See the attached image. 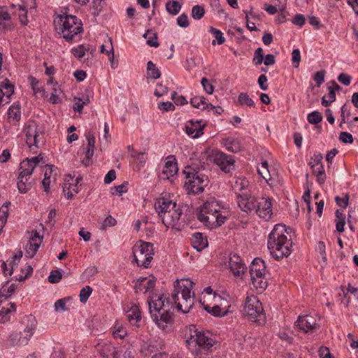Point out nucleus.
I'll return each mask as SVG.
<instances>
[{
  "label": "nucleus",
  "instance_id": "79ce46f5",
  "mask_svg": "<svg viewBox=\"0 0 358 358\" xmlns=\"http://www.w3.org/2000/svg\"><path fill=\"white\" fill-rule=\"evenodd\" d=\"M147 75L148 78L152 79H157L161 76L160 71L151 61H149L147 64Z\"/></svg>",
  "mask_w": 358,
  "mask_h": 358
},
{
  "label": "nucleus",
  "instance_id": "a211bd4d",
  "mask_svg": "<svg viewBox=\"0 0 358 358\" xmlns=\"http://www.w3.org/2000/svg\"><path fill=\"white\" fill-rule=\"evenodd\" d=\"M81 178L74 179L71 175L66 176L63 185V192L67 199H71L78 192V184Z\"/></svg>",
  "mask_w": 358,
  "mask_h": 358
},
{
  "label": "nucleus",
  "instance_id": "e433bc0d",
  "mask_svg": "<svg viewBox=\"0 0 358 358\" xmlns=\"http://www.w3.org/2000/svg\"><path fill=\"white\" fill-rule=\"evenodd\" d=\"M224 145L231 152H238L242 150L240 142L234 138H227L224 141Z\"/></svg>",
  "mask_w": 358,
  "mask_h": 358
},
{
  "label": "nucleus",
  "instance_id": "a878e982",
  "mask_svg": "<svg viewBox=\"0 0 358 358\" xmlns=\"http://www.w3.org/2000/svg\"><path fill=\"white\" fill-rule=\"evenodd\" d=\"M250 276H257L258 275H267V270L265 262L260 258H255L252 261L250 268Z\"/></svg>",
  "mask_w": 358,
  "mask_h": 358
},
{
  "label": "nucleus",
  "instance_id": "6e6552de",
  "mask_svg": "<svg viewBox=\"0 0 358 358\" xmlns=\"http://www.w3.org/2000/svg\"><path fill=\"white\" fill-rule=\"evenodd\" d=\"M133 255L138 266L148 268L154 255L153 245L142 241H138L133 247Z\"/></svg>",
  "mask_w": 358,
  "mask_h": 358
},
{
  "label": "nucleus",
  "instance_id": "412c9836",
  "mask_svg": "<svg viewBox=\"0 0 358 358\" xmlns=\"http://www.w3.org/2000/svg\"><path fill=\"white\" fill-rule=\"evenodd\" d=\"M295 327L304 333H308L317 327L316 320L311 315L299 316Z\"/></svg>",
  "mask_w": 358,
  "mask_h": 358
},
{
  "label": "nucleus",
  "instance_id": "4c0bfd02",
  "mask_svg": "<svg viewBox=\"0 0 358 358\" xmlns=\"http://www.w3.org/2000/svg\"><path fill=\"white\" fill-rule=\"evenodd\" d=\"M113 335L115 338L123 339L127 336V331L124 324L117 321L113 327Z\"/></svg>",
  "mask_w": 358,
  "mask_h": 358
},
{
  "label": "nucleus",
  "instance_id": "052dcab7",
  "mask_svg": "<svg viewBox=\"0 0 358 358\" xmlns=\"http://www.w3.org/2000/svg\"><path fill=\"white\" fill-rule=\"evenodd\" d=\"M116 223H117L116 220L114 217H113L111 215H108L103 220V222L101 224V229L105 230L108 227L115 226L116 224Z\"/></svg>",
  "mask_w": 358,
  "mask_h": 358
},
{
  "label": "nucleus",
  "instance_id": "5701e85b",
  "mask_svg": "<svg viewBox=\"0 0 358 358\" xmlns=\"http://www.w3.org/2000/svg\"><path fill=\"white\" fill-rule=\"evenodd\" d=\"M204 126L205 124H202L200 120H189L185 125V131L189 136L196 138L203 134Z\"/></svg>",
  "mask_w": 358,
  "mask_h": 358
},
{
  "label": "nucleus",
  "instance_id": "49530a36",
  "mask_svg": "<svg viewBox=\"0 0 358 358\" xmlns=\"http://www.w3.org/2000/svg\"><path fill=\"white\" fill-rule=\"evenodd\" d=\"M108 51L107 52V55L108 57V59L110 61L111 67L113 69H115L117 66V62L115 61L114 49H113L111 38H108Z\"/></svg>",
  "mask_w": 358,
  "mask_h": 358
},
{
  "label": "nucleus",
  "instance_id": "5fc2aeb1",
  "mask_svg": "<svg viewBox=\"0 0 358 358\" xmlns=\"http://www.w3.org/2000/svg\"><path fill=\"white\" fill-rule=\"evenodd\" d=\"M307 119L310 124H316L322 120V116L319 112L313 111L308 114Z\"/></svg>",
  "mask_w": 358,
  "mask_h": 358
},
{
  "label": "nucleus",
  "instance_id": "0e129e2a",
  "mask_svg": "<svg viewBox=\"0 0 358 358\" xmlns=\"http://www.w3.org/2000/svg\"><path fill=\"white\" fill-rule=\"evenodd\" d=\"M292 61L293 66L298 68L301 62V53L299 49H294L292 52Z\"/></svg>",
  "mask_w": 358,
  "mask_h": 358
},
{
  "label": "nucleus",
  "instance_id": "f03ea898",
  "mask_svg": "<svg viewBox=\"0 0 358 358\" xmlns=\"http://www.w3.org/2000/svg\"><path fill=\"white\" fill-rule=\"evenodd\" d=\"M155 209L162 223L167 228L180 230L182 210L176 201L166 196L158 198L155 203Z\"/></svg>",
  "mask_w": 358,
  "mask_h": 358
},
{
  "label": "nucleus",
  "instance_id": "de8ad7c7",
  "mask_svg": "<svg viewBox=\"0 0 358 358\" xmlns=\"http://www.w3.org/2000/svg\"><path fill=\"white\" fill-rule=\"evenodd\" d=\"M143 37L145 38H148L147 40V43L150 47L157 48L159 46V43L157 41V36L156 33H153L150 30H148L146 33L144 34Z\"/></svg>",
  "mask_w": 358,
  "mask_h": 358
},
{
  "label": "nucleus",
  "instance_id": "9b49d317",
  "mask_svg": "<svg viewBox=\"0 0 358 358\" xmlns=\"http://www.w3.org/2000/svg\"><path fill=\"white\" fill-rule=\"evenodd\" d=\"M152 320L156 325L164 331H169L171 329L173 324V316L168 310H164L159 313L151 315Z\"/></svg>",
  "mask_w": 358,
  "mask_h": 358
},
{
  "label": "nucleus",
  "instance_id": "c03bdc74",
  "mask_svg": "<svg viewBox=\"0 0 358 358\" xmlns=\"http://www.w3.org/2000/svg\"><path fill=\"white\" fill-rule=\"evenodd\" d=\"M336 230L338 232L344 231V227L345 224V215L341 212L339 210L336 211Z\"/></svg>",
  "mask_w": 358,
  "mask_h": 358
},
{
  "label": "nucleus",
  "instance_id": "a19ab883",
  "mask_svg": "<svg viewBox=\"0 0 358 358\" xmlns=\"http://www.w3.org/2000/svg\"><path fill=\"white\" fill-rule=\"evenodd\" d=\"M238 104L241 106H246L250 108L255 107L254 101L245 92H241L239 94L238 96Z\"/></svg>",
  "mask_w": 358,
  "mask_h": 358
},
{
  "label": "nucleus",
  "instance_id": "c9c22d12",
  "mask_svg": "<svg viewBox=\"0 0 358 358\" xmlns=\"http://www.w3.org/2000/svg\"><path fill=\"white\" fill-rule=\"evenodd\" d=\"M257 172L266 182H268L272 178L268 162L266 160L262 161L257 166Z\"/></svg>",
  "mask_w": 358,
  "mask_h": 358
},
{
  "label": "nucleus",
  "instance_id": "473e14b6",
  "mask_svg": "<svg viewBox=\"0 0 358 358\" xmlns=\"http://www.w3.org/2000/svg\"><path fill=\"white\" fill-rule=\"evenodd\" d=\"M341 122L340 123L339 127L341 128L343 127V124H347L348 127L351 131H353L354 125H353V121L350 120V108L347 106V105H343L341 108Z\"/></svg>",
  "mask_w": 358,
  "mask_h": 358
},
{
  "label": "nucleus",
  "instance_id": "774afa93",
  "mask_svg": "<svg viewBox=\"0 0 358 358\" xmlns=\"http://www.w3.org/2000/svg\"><path fill=\"white\" fill-rule=\"evenodd\" d=\"M168 87L166 85H164L162 83H159L157 85V87L155 90V95L161 97L166 94L168 92Z\"/></svg>",
  "mask_w": 358,
  "mask_h": 358
},
{
  "label": "nucleus",
  "instance_id": "4468645a",
  "mask_svg": "<svg viewBox=\"0 0 358 358\" xmlns=\"http://www.w3.org/2000/svg\"><path fill=\"white\" fill-rule=\"evenodd\" d=\"M166 302L168 304V299L163 294L152 293L148 299L150 315L164 310Z\"/></svg>",
  "mask_w": 358,
  "mask_h": 358
},
{
  "label": "nucleus",
  "instance_id": "338daca9",
  "mask_svg": "<svg viewBox=\"0 0 358 358\" xmlns=\"http://www.w3.org/2000/svg\"><path fill=\"white\" fill-rule=\"evenodd\" d=\"M325 71L322 70L317 71L314 76V80L317 83V85L320 87L324 82Z\"/></svg>",
  "mask_w": 358,
  "mask_h": 358
},
{
  "label": "nucleus",
  "instance_id": "1a4fd4ad",
  "mask_svg": "<svg viewBox=\"0 0 358 358\" xmlns=\"http://www.w3.org/2000/svg\"><path fill=\"white\" fill-rule=\"evenodd\" d=\"M185 186L188 193L199 194L203 191L208 183V177L198 172H186Z\"/></svg>",
  "mask_w": 358,
  "mask_h": 358
},
{
  "label": "nucleus",
  "instance_id": "69168bd1",
  "mask_svg": "<svg viewBox=\"0 0 358 358\" xmlns=\"http://www.w3.org/2000/svg\"><path fill=\"white\" fill-rule=\"evenodd\" d=\"M29 81L30 83L31 88L34 91V94L35 95H36L38 93L43 92V91L41 90L40 87H38V84H39L38 80H36L34 77H32V76L29 77Z\"/></svg>",
  "mask_w": 358,
  "mask_h": 358
},
{
  "label": "nucleus",
  "instance_id": "3c124183",
  "mask_svg": "<svg viewBox=\"0 0 358 358\" xmlns=\"http://www.w3.org/2000/svg\"><path fill=\"white\" fill-rule=\"evenodd\" d=\"M328 90L329 94L327 96H324L322 98V104L325 107L330 106L331 103L336 100V93L331 89Z\"/></svg>",
  "mask_w": 358,
  "mask_h": 358
},
{
  "label": "nucleus",
  "instance_id": "f8f14e48",
  "mask_svg": "<svg viewBox=\"0 0 358 358\" xmlns=\"http://www.w3.org/2000/svg\"><path fill=\"white\" fill-rule=\"evenodd\" d=\"M210 157L213 162L225 173L230 172L234 169V160L231 156H227L221 152H214Z\"/></svg>",
  "mask_w": 358,
  "mask_h": 358
},
{
  "label": "nucleus",
  "instance_id": "f257e3e1",
  "mask_svg": "<svg viewBox=\"0 0 358 358\" xmlns=\"http://www.w3.org/2000/svg\"><path fill=\"white\" fill-rule=\"evenodd\" d=\"M290 229L282 224H275L268 237L267 247L276 260L287 257L292 253L293 242Z\"/></svg>",
  "mask_w": 358,
  "mask_h": 358
},
{
  "label": "nucleus",
  "instance_id": "f3484780",
  "mask_svg": "<svg viewBox=\"0 0 358 358\" xmlns=\"http://www.w3.org/2000/svg\"><path fill=\"white\" fill-rule=\"evenodd\" d=\"M190 341L205 349H209L214 345V340L208 331H194V334L191 336Z\"/></svg>",
  "mask_w": 358,
  "mask_h": 358
},
{
  "label": "nucleus",
  "instance_id": "ea45409f",
  "mask_svg": "<svg viewBox=\"0 0 358 358\" xmlns=\"http://www.w3.org/2000/svg\"><path fill=\"white\" fill-rule=\"evenodd\" d=\"M15 284H9L8 282H6L0 289V297H4L5 299H7L15 292Z\"/></svg>",
  "mask_w": 358,
  "mask_h": 358
},
{
  "label": "nucleus",
  "instance_id": "864d4df0",
  "mask_svg": "<svg viewBox=\"0 0 358 358\" xmlns=\"http://www.w3.org/2000/svg\"><path fill=\"white\" fill-rule=\"evenodd\" d=\"M209 31L215 36L218 45H222L225 42V38L223 36V34L220 30L210 27L209 28Z\"/></svg>",
  "mask_w": 358,
  "mask_h": 358
},
{
  "label": "nucleus",
  "instance_id": "a18cd8bd",
  "mask_svg": "<svg viewBox=\"0 0 358 358\" xmlns=\"http://www.w3.org/2000/svg\"><path fill=\"white\" fill-rule=\"evenodd\" d=\"M181 9V5L176 1H169L166 3V11L173 15H177Z\"/></svg>",
  "mask_w": 358,
  "mask_h": 358
},
{
  "label": "nucleus",
  "instance_id": "aec40b11",
  "mask_svg": "<svg viewBox=\"0 0 358 358\" xmlns=\"http://www.w3.org/2000/svg\"><path fill=\"white\" fill-rule=\"evenodd\" d=\"M42 239L37 231L32 232L31 237L25 248L26 257L32 258L35 256L42 243Z\"/></svg>",
  "mask_w": 358,
  "mask_h": 358
},
{
  "label": "nucleus",
  "instance_id": "b1692460",
  "mask_svg": "<svg viewBox=\"0 0 358 358\" xmlns=\"http://www.w3.org/2000/svg\"><path fill=\"white\" fill-rule=\"evenodd\" d=\"M155 286V279L152 278H141L135 285L134 289L136 293H146L153 289Z\"/></svg>",
  "mask_w": 358,
  "mask_h": 358
},
{
  "label": "nucleus",
  "instance_id": "0eeeda50",
  "mask_svg": "<svg viewBox=\"0 0 358 358\" xmlns=\"http://www.w3.org/2000/svg\"><path fill=\"white\" fill-rule=\"evenodd\" d=\"M243 313L251 322L262 323L265 320L262 304L256 296L251 295L246 298Z\"/></svg>",
  "mask_w": 358,
  "mask_h": 358
},
{
  "label": "nucleus",
  "instance_id": "6e6d98bb",
  "mask_svg": "<svg viewBox=\"0 0 358 358\" xmlns=\"http://www.w3.org/2000/svg\"><path fill=\"white\" fill-rule=\"evenodd\" d=\"M264 59V50L262 48H258L255 51L253 57V63L256 65H260L263 62Z\"/></svg>",
  "mask_w": 358,
  "mask_h": 358
},
{
  "label": "nucleus",
  "instance_id": "ddd939ff",
  "mask_svg": "<svg viewBox=\"0 0 358 358\" xmlns=\"http://www.w3.org/2000/svg\"><path fill=\"white\" fill-rule=\"evenodd\" d=\"M257 215L266 221L269 220L273 215V205L268 197H262L257 203L255 209Z\"/></svg>",
  "mask_w": 358,
  "mask_h": 358
},
{
  "label": "nucleus",
  "instance_id": "e2e57ef3",
  "mask_svg": "<svg viewBox=\"0 0 358 358\" xmlns=\"http://www.w3.org/2000/svg\"><path fill=\"white\" fill-rule=\"evenodd\" d=\"M10 14L3 7H0V22L12 23Z\"/></svg>",
  "mask_w": 358,
  "mask_h": 358
},
{
  "label": "nucleus",
  "instance_id": "680f3d73",
  "mask_svg": "<svg viewBox=\"0 0 358 358\" xmlns=\"http://www.w3.org/2000/svg\"><path fill=\"white\" fill-rule=\"evenodd\" d=\"M201 83L203 87V90L207 94H212L213 93L214 87L206 78H203L201 79Z\"/></svg>",
  "mask_w": 358,
  "mask_h": 358
},
{
  "label": "nucleus",
  "instance_id": "c756f323",
  "mask_svg": "<svg viewBox=\"0 0 358 358\" xmlns=\"http://www.w3.org/2000/svg\"><path fill=\"white\" fill-rule=\"evenodd\" d=\"M22 257V252L20 251V252H19L18 255H15L13 257L11 261H10V262L7 261L6 262L2 263L1 268H2L3 273L6 275H10L13 273V270H14V266L17 264V262L20 261V259H21Z\"/></svg>",
  "mask_w": 358,
  "mask_h": 358
},
{
  "label": "nucleus",
  "instance_id": "2eb2a0df",
  "mask_svg": "<svg viewBox=\"0 0 358 358\" xmlns=\"http://www.w3.org/2000/svg\"><path fill=\"white\" fill-rule=\"evenodd\" d=\"M236 199L238 207L243 212L250 213L256 208L257 201L248 192L238 194Z\"/></svg>",
  "mask_w": 358,
  "mask_h": 358
},
{
  "label": "nucleus",
  "instance_id": "37998d69",
  "mask_svg": "<svg viewBox=\"0 0 358 358\" xmlns=\"http://www.w3.org/2000/svg\"><path fill=\"white\" fill-rule=\"evenodd\" d=\"M90 50V45H80L76 48H74L71 50L72 54L74 55L75 57L78 58V59H81L85 55L87 52H88Z\"/></svg>",
  "mask_w": 358,
  "mask_h": 358
},
{
  "label": "nucleus",
  "instance_id": "bf43d9fd",
  "mask_svg": "<svg viewBox=\"0 0 358 358\" xmlns=\"http://www.w3.org/2000/svg\"><path fill=\"white\" fill-rule=\"evenodd\" d=\"M19 10L20 11V13H19V19H20L21 23L24 25L27 24V23H28V20H27V10L26 6L24 5H20V6H19Z\"/></svg>",
  "mask_w": 358,
  "mask_h": 358
},
{
  "label": "nucleus",
  "instance_id": "dca6fc26",
  "mask_svg": "<svg viewBox=\"0 0 358 358\" xmlns=\"http://www.w3.org/2000/svg\"><path fill=\"white\" fill-rule=\"evenodd\" d=\"M178 171V169L176 158L172 155L168 156L165 159L164 166L160 176L161 178L171 180L176 176Z\"/></svg>",
  "mask_w": 358,
  "mask_h": 358
},
{
  "label": "nucleus",
  "instance_id": "09e8293b",
  "mask_svg": "<svg viewBox=\"0 0 358 358\" xmlns=\"http://www.w3.org/2000/svg\"><path fill=\"white\" fill-rule=\"evenodd\" d=\"M205 14V9L203 6L196 5L192 8V17L196 20L201 19Z\"/></svg>",
  "mask_w": 358,
  "mask_h": 358
},
{
  "label": "nucleus",
  "instance_id": "39448f33",
  "mask_svg": "<svg viewBox=\"0 0 358 358\" xmlns=\"http://www.w3.org/2000/svg\"><path fill=\"white\" fill-rule=\"evenodd\" d=\"M57 31L66 41H71L83 31V23L76 16L59 15L54 20Z\"/></svg>",
  "mask_w": 358,
  "mask_h": 358
},
{
  "label": "nucleus",
  "instance_id": "7ed1b4c3",
  "mask_svg": "<svg viewBox=\"0 0 358 358\" xmlns=\"http://www.w3.org/2000/svg\"><path fill=\"white\" fill-rule=\"evenodd\" d=\"M222 210V206L214 198H210L200 206L197 218L208 228L215 229L227 220L226 212Z\"/></svg>",
  "mask_w": 358,
  "mask_h": 358
},
{
  "label": "nucleus",
  "instance_id": "423d86ee",
  "mask_svg": "<svg viewBox=\"0 0 358 358\" xmlns=\"http://www.w3.org/2000/svg\"><path fill=\"white\" fill-rule=\"evenodd\" d=\"M43 160L41 154L38 156L32 157L31 159H27L22 162L20 165V173L17 178V188L20 192L22 194L27 193L32 187V182L30 180V176L37 164Z\"/></svg>",
  "mask_w": 358,
  "mask_h": 358
},
{
  "label": "nucleus",
  "instance_id": "f704fd0d",
  "mask_svg": "<svg viewBox=\"0 0 358 358\" xmlns=\"http://www.w3.org/2000/svg\"><path fill=\"white\" fill-rule=\"evenodd\" d=\"M127 318L130 323L138 322L141 320V311L137 306H132L127 312Z\"/></svg>",
  "mask_w": 358,
  "mask_h": 358
},
{
  "label": "nucleus",
  "instance_id": "72a5a7b5",
  "mask_svg": "<svg viewBox=\"0 0 358 358\" xmlns=\"http://www.w3.org/2000/svg\"><path fill=\"white\" fill-rule=\"evenodd\" d=\"M9 308L3 307L0 310V322L5 323L10 318V315L16 311V306L14 303H9Z\"/></svg>",
  "mask_w": 358,
  "mask_h": 358
},
{
  "label": "nucleus",
  "instance_id": "c85d7f7f",
  "mask_svg": "<svg viewBox=\"0 0 358 358\" xmlns=\"http://www.w3.org/2000/svg\"><path fill=\"white\" fill-rule=\"evenodd\" d=\"M190 103L194 108L201 110H213L215 107L208 103L206 99L202 96H194L190 100Z\"/></svg>",
  "mask_w": 358,
  "mask_h": 358
},
{
  "label": "nucleus",
  "instance_id": "8fccbe9b",
  "mask_svg": "<svg viewBox=\"0 0 358 358\" xmlns=\"http://www.w3.org/2000/svg\"><path fill=\"white\" fill-rule=\"evenodd\" d=\"M128 182H124L120 185L115 186L110 188V192L113 195L121 196L123 193L127 192Z\"/></svg>",
  "mask_w": 358,
  "mask_h": 358
},
{
  "label": "nucleus",
  "instance_id": "9d476101",
  "mask_svg": "<svg viewBox=\"0 0 358 358\" xmlns=\"http://www.w3.org/2000/svg\"><path fill=\"white\" fill-rule=\"evenodd\" d=\"M26 142L28 146L38 148L39 143L42 141L43 137V131L41 127L37 125L36 122H29L24 128Z\"/></svg>",
  "mask_w": 358,
  "mask_h": 358
},
{
  "label": "nucleus",
  "instance_id": "20e7f679",
  "mask_svg": "<svg viewBox=\"0 0 358 358\" xmlns=\"http://www.w3.org/2000/svg\"><path fill=\"white\" fill-rule=\"evenodd\" d=\"M194 285L189 279L177 280L174 284L172 299L178 310L183 313H189L194 306V294L192 292Z\"/></svg>",
  "mask_w": 358,
  "mask_h": 358
},
{
  "label": "nucleus",
  "instance_id": "4be33fe9",
  "mask_svg": "<svg viewBox=\"0 0 358 358\" xmlns=\"http://www.w3.org/2000/svg\"><path fill=\"white\" fill-rule=\"evenodd\" d=\"M229 266L235 276H239L241 273H244L246 269L245 265L243 262L241 257L236 254L230 256Z\"/></svg>",
  "mask_w": 358,
  "mask_h": 358
},
{
  "label": "nucleus",
  "instance_id": "13d9d810",
  "mask_svg": "<svg viewBox=\"0 0 358 358\" xmlns=\"http://www.w3.org/2000/svg\"><path fill=\"white\" fill-rule=\"evenodd\" d=\"M62 273L58 270H53L50 272V275L48 276V281L50 283H57L62 279Z\"/></svg>",
  "mask_w": 358,
  "mask_h": 358
},
{
  "label": "nucleus",
  "instance_id": "4d7b16f0",
  "mask_svg": "<svg viewBox=\"0 0 358 358\" xmlns=\"http://www.w3.org/2000/svg\"><path fill=\"white\" fill-rule=\"evenodd\" d=\"M76 101L73 106V110L77 112H81L84 106L89 103L90 99L88 97H86L84 99L80 98L76 99Z\"/></svg>",
  "mask_w": 358,
  "mask_h": 358
},
{
  "label": "nucleus",
  "instance_id": "2f4dec72",
  "mask_svg": "<svg viewBox=\"0 0 358 358\" xmlns=\"http://www.w3.org/2000/svg\"><path fill=\"white\" fill-rule=\"evenodd\" d=\"M251 284L257 292L260 293L262 292L266 289L268 285L266 275H258V277L251 276Z\"/></svg>",
  "mask_w": 358,
  "mask_h": 358
},
{
  "label": "nucleus",
  "instance_id": "7c9ffc66",
  "mask_svg": "<svg viewBox=\"0 0 358 358\" xmlns=\"http://www.w3.org/2000/svg\"><path fill=\"white\" fill-rule=\"evenodd\" d=\"M100 352L104 358H117L119 355V351L110 343L103 344Z\"/></svg>",
  "mask_w": 358,
  "mask_h": 358
},
{
  "label": "nucleus",
  "instance_id": "cd10ccee",
  "mask_svg": "<svg viewBox=\"0 0 358 358\" xmlns=\"http://www.w3.org/2000/svg\"><path fill=\"white\" fill-rule=\"evenodd\" d=\"M21 106L18 102L11 105L7 113L8 119L10 122H17L21 119Z\"/></svg>",
  "mask_w": 358,
  "mask_h": 358
},
{
  "label": "nucleus",
  "instance_id": "393cba45",
  "mask_svg": "<svg viewBox=\"0 0 358 358\" xmlns=\"http://www.w3.org/2000/svg\"><path fill=\"white\" fill-rule=\"evenodd\" d=\"M13 93L14 85L7 79L4 80L0 85V105L8 103Z\"/></svg>",
  "mask_w": 358,
  "mask_h": 358
},
{
  "label": "nucleus",
  "instance_id": "58836bf2",
  "mask_svg": "<svg viewBox=\"0 0 358 358\" xmlns=\"http://www.w3.org/2000/svg\"><path fill=\"white\" fill-rule=\"evenodd\" d=\"M312 169L313 174L317 177L318 184L320 185H323L326 180V174L322 163L315 166Z\"/></svg>",
  "mask_w": 358,
  "mask_h": 358
},
{
  "label": "nucleus",
  "instance_id": "bb28decb",
  "mask_svg": "<svg viewBox=\"0 0 358 358\" xmlns=\"http://www.w3.org/2000/svg\"><path fill=\"white\" fill-rule=\"evenodd\" d=\"M192 245L198 252H201L208 246V241L201 233L196 232L192 235Z\"/></svg>",
  "mask_w": 358,
  "mask_h": 358
},
{
  "label": "nucleus",
  "instance_id": "6ab92c4d",
  "mask_svg": "<svg viewBox=\"0 0 358 358\" xmlns=\"http://www.w3.org/2000/svg\"><path fill=\"white\" fill-rule=\"evenodd\" d=\"M213 299L217 303L213 306H210V305H204L203 308L210 314L215 317H222L225 315L228 310L226 307L222 308V302H224L225 300L218 294L213 295Z\"/></svg>",
  "mask_w": 358,
  "mask_h": 358
},
{
  "label": "nucleus",
  "instance_id": "603ef678",
  "mask_svg": "<svg viewBox=\"0 0 358 358\" xmlns=\"http://www.w3.org/2000/svg\"><path fill=\"white\" fill-rule=\"evenodd\" d=\"M92 292V289L91 287L87 285V286H85V287H83L80 290V294H79L80 302L85 303L87 301L88 298L91 295Z\"/></svg>",
  "mask_w": 358,
  "mask_h": 358
}]
</instances>
